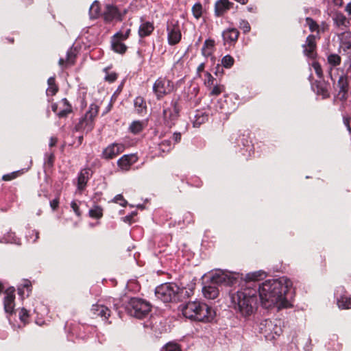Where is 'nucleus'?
<instances>
[{"label": "nucleus", "mask_w": 351, "mask_h": 351, "mask_svg": "<svg viewBox=\"0 0 351 351\" xmlns=\"http://www.w3.org/2000/svg\"><path fill=\"white\" fill-rule=\"evenodd\" d=\"M32 234L34 235V238L32 239V242H36L39 238V232L37 230H32Z\"/></svg>", "instance_id": "61"}, {"label": "nucleus", "mask_w": 351, "mask_h": 351, "mask_svg": "<svg viewBox=\"0 0 351 351\" xmlns=\"http://www.w3.org/2000/svg\"><path fill=\"white\" fill-rule=\"evenodd\" d=\"M134 104L135 110L138 114L143 115L146 113V111H147L146 103L143 97H137L134 99Z\"/></svg>", "instance_id": "30"}, {"label": "nucleus", "mask_w": 351, "mask_h": 351, "mask_svg": "<svg viewBox=\"0 0 351 351\" xmlns=\"http://www.w3.org/2000/svg\"><path fill=\"white\" fill-rule=\"evenodd\" d=\"M223 87L222 86L215 85L212 88L210 95H218L223 91Z\"/></svg>", "instance_id": "53"}, {"label": "nucleus", "mask_w": 351, "mask_h": 351, "mask_svg": "<svg viewBox=\"0 0 351 351\" xmlns=\"http://www.w3.org/2000/svg\"><path fill=\"white\" fill-rule=\"evenodd\" d=\"M90 177V169H84L78 174L77 190L82 193L86 188Z\"/></svg>", "instance_id": "22"}, {"label": "nucleus", "mask_w": 351, "mask_h": 351, "mask_svg": "<svg viewBox=\"0 0 351 351\" xmlns=\"http://www.w3.org/2000/svg\"><path fill=\"white\" fill-rule=\"evenodd\" d=\"M125 147L121 143H112L108 145L102 152L105 159H112L124 151Z\"/></svg>", "instance_id": "18"}, {"label": "nucleus", "mask_w": 351, "mask_h": 351, "mask_svg": "<svg viewBox=\"0 0 351 351\" xmlns=\"http://www.w3.org/2000/svg\"><path fill=\"white\" fill-rule=\"evenodd\" d=\"M231 140H234V143L236 144V146L241 149V151L245 149V152L247 153V156H250L251 155L253 147L251 144V141L249 140L247 135L239 133L233 134L231 136Z\"/></svg>", "instance_id": "12"}, {"label": "nucleus", "mask_w": 351, "mask_h": 351, "mask_svg": "<svg viewBox=\"0 0 351 351\" xmlns=\"http://www.w3.org/2000/svg\"><path fill=\"white\" fill-rule=\"evenodd\" d=\"M206 76H207V80L206 82V84L208 86L213 85V81H214L213 77L208 73H206Z\"/></svg>", "instance_id": "58"}, {"label": "nucleus", "mask_w": 351, "mask_h": 351, "mask_svg": "<svg viewBox=\"0 0 351 351\" xmlns=\"http://www.w3.org/2000/svg\"><path fill=\"white\" fill-rule=\"evenodd\" d=\"M346 11L348 13L349 15H351V1L347 4L346 7Z\"/></svg>", "instance_id": "64"}, {"label": "nucleus", "mask_w": 351, "mask_h": 351, "mask_svg": "<svg viewBox=\"0 0 351 351\" xmlns=\"http://www.w3.org/2000/svg\"><path fill=\"white\" fill-rule=\"evenodd\" d=\"M192 12L195 18L199 19L202 13V6L201 3H195L192 8Z\"/></svg>", "instance_id": "47"}, {"label": "nucleus", "mask_w": 351, "mask_h": 351, "mask_svg": "<svg viewBox=\"0 0 351 351\" xmlns=\"http://www.w3.org/2000/svg\"><path fill=\"white\" fill-rule=\"evenodd\" d=\"M71 207L72 208L73 210L74 211V213H75V215L77 216H80L81 215V212L80 210L79 206H78V204H77V202L75 201H72L71 202Z\"/></svg>", "instance_id": "54"}, {"label": "nucleus", "mask_w": 351, "mask_h": 351, "mask_svg": "<svg viewBox=\"0 0 351 351\" xmlns=\"http://www.w3.org/2000/svg\"><path fill=\"white\" fill-rule=\"evenodd\" d=\"M89 15L90 19H97L100 15V8L97 1H95L90 7Z\"/></svg>", "instance_id": "37"}, {"label": "nucleus", "mask_w": 351, "mask_h": 351, "mask_svg": "<svg viewBox=\"0 0 351 351\" xmlns=\"http://www.w3.org/2000/svg\"><path fill=\"white\" fill-rule=\"evenodd\" d=\"M232 3L228 0H218L215 5V14L217 16H222L225 12L230 9Z\"/></svg>", "instance_id": "23"}, {"label": "nucleus", "mask_w": 351, "mask_h": 351, "mask_svg": "<svg viewBox=\"0 0 351 351\" xmlns=\"http://www.w3.org/2000/svg\"><path fill=\"white\" fill-rule=\"evenodd\" d=\"M341 47L344 51H351V32H344L339 35Z\"/></svg>", "instance_id": "28"}, {"label": "nucleus", "mask_w": 351, "mask_h": 351, "mask_svg": "<svg viewBox=\"0 0 351 351\" xmlns=\"http://www.w3.org/2000/svg\"><path fill=\"white\" fill-rule=\"evenodd\" d=\"M143 123L141 121H136L132 122V123L130 126V130L131 132L134 134H138L143 130Z\"/></svg>", "instance_id": "41"}, {"label": "nucleus", "mask_w": 351, "mask_h": 351, "mask_svg": "<svg viewBox=\"0 0 351 351\" xmlns=\"http://www.w3.org/2000/svg\"><path fill=\"white\" fill-rule=\"evenodd\" d=\"M112 49L119 53H123L126 51V46L121 42L120 39L114 38V40L112 43Z\"/></svg>", "instance_id": "35"}, {"label": "nucleus", "mask_w": 351, "mask_h": 351, "mask_svg": "<svg viewBox=\"0 0 351 351\" xmlns=\"http://www.w3.org/2000/svg\"><path fill=\"white\" fill-rule=\"evenodd\" d=\"M59 205V200L58 198H56L51 201H50V206L53 210H55Z\"/></svg>", "instance_id": "57"}, {"label": "nucleus", "mask_w": 351, "mask_h": 351, "mask_svg": "<svg viewBox=\"0 0 351 351\" xmlns=\"http://www.w3.org/2000/svg\"><path fill=\"white\" fill-rule=\"evenodd\" d=\"M91 311L95 315L99 316L104 320L107 319L110 315V311L108 308L99 304H93Z\"/></svg>", "instance_id": "24"}, {"label": "nucleus", "mask_w": 351, "mask_h": 351, "mask_svg": "<svg viewBox=\"0 0 351 351\" xmlns=\"http://www.w3.org/2000/svg\"><path fill=\"white\" fill-rule=\"evenodd\" d=\"M292 282L287 277L269 279L258 286V295L262 306L269 308L276 306L278 308H287L290 302L287 293Z\"/></svg>", "instance_id": "1"}, {"label": "nucleus", "mask_w": 351, "mask_h": 351, "mask_svg": "<svg viewBox=\"0 0 351 351\" xmlns=\"http://www.w3.org/2000/svg\"><path fill=\"white\" fill-rule=\"evenodd\" d=\"M234 62V58L230 55L225 56L221 60L223 66L228 69L230 68L233 65Z\"/></svg>", "instance_id": "46"}, {"label": "nucleus", "mask_w": 351, "mask_h": 351, "mask_svg": "<svg viewBox=\"0 0 351 351\" xmlns=\"http://www.w3.org/2000/svg\"><path fill=\"white\" fill-rule=\"evenodd\" d=\"M312 67L315 70L317 75L319 77H322V67H321L320 64L317 62L313 61L312 62Z\"/></svg>", "instance_id": "51"}, {"label": "nucleus", "mask_w": 351, "mask_h": 351, "mask_svg": "<svg viewBox=\"0 0 351 351\" xmlns=\"http://www.w3.org/2000/svg\"><path fill=\"white\" fill-rule=\"evenodd\" d=\"M29 316V311L26 308H21L20 309L19 317L21 322L23 324V326H25L28 322Z\"/></svg>", "instance_id": "42"}, {"label": "nucleus", "mask_w": 351, "mask_h": 351, "mask_svg": "<svg viewBox=\"0 0 351 351\" xmlns=\"http://www.w3.org/2000/svg\"><path fill=\"white\" fill-rule=\"evenodd\" d=\"M114 202L119 204L123 206H124L127 204V202L123 199L121 195H116L114 198Z\"/></svg>", "instance_id": "55"}, {"label": "nucleus", "mask_w": 351, "mask_h": 351, "mask_svg": "<svg viewBox=\"0 0 351 351\" xmlns=\"http://www.w3.org/2000/svg\"><path fill=\"white\" fill-rule=\"evenodd\" d=\"M228 100V97H225L223 99H220L219 100H218L216 105V110L224 113H229L231 110H234L235 105L233 104L232 107H230Z\"/></svg>", "instance_id": "27"}, {"label": "nucleus", "mask_w": 351, "mask_h": 351, "mask_svg": "<svg viewBox=\"0 0 351 351\" xmlns=\"http://www.w3.org/2000/svg\"><path fill=\"white\" fill-rule=\"evenodd\" d=\"M182 312L185 317L202 322H210L215 316V312L210 306L199 301L189 302L183 305Z\"/></svg>", "instance_id": "4"}, {"label": "nucleus", "mask_w": 351, "mask_h": 351, "mask_svg": "<svg viewBox=\"0 0 351 351\" xmlns=\"http://www.w3.org/2000/svg\"><path fill=\"white\" fill-rule=\"evenodd\" d=\"M0 243H10L16 245L21 244L20 239L17 238L13 232H8L6 235L0 238Z\"/></svg>", "instance_id": "34"}, {"label": "nucleus", "mask_w": 351, "mask_h": 351, "mask_svg": "<svg viewBox=\"0 0 351 351\" xmlns=\"http://www.w3.org/2000/svg\"><path fill=\"white\" fill-rule=\"evenodd\" d=\"M315 91L317 95H321L322 99L328 98L330 96L327 86L324 83L319 82L315 86Z\"/></svg>", "instance_id": "32"}, {"label": "nucleus", "mask_w": 351, "mask_h": 351, "mask_svg": "<svg viewBox=\"0 0 351 351\" xmlns=\"http://www.w3.org/2000/svg\"><path fill=\"white\" fill-rule=\"evenodd\" d=\"M127 313L138 319L145 317L151 311V305L143 299L132 298L125 306Z\"/></svg>", "instance_id": "6"}, {"label": "nucleus", "mask_w": 351, "mask_h": 351, "mask_svg": "<svg viewBox=\"0 0 351 351\" xmlns=\"http://www.w3.org/2000/svg\"><path fill=\"white\" fill-rule=\"evenodd\" d=\"M239 28L243 31L244 34L250 32L251 27L247 21L241 19L239 22Z\"/></svg>", "instance_id": "50"}, {"label": "nucleus", "mask_w": 351, "mask_h": 351, "mask_svg": "<svg viewBox=\"0 0 351 351\" xmlns=\"http://www.w3.org/2000/svg\"><path fill=\"white\" fill-rule=\"evenodd\" d=\"M27 296L29 295V293L31 291V282L29 280H24L20 287L18 288V293L21 295H23L25 293Z\"/></svg>", "instance_id": "39"}, {"label": "nucleus", "mask_w": 351, "mask_h": 351, "mask_svg": "<svg viewBox=\"0 0 351 351\" xmlns=\"http://www.w3.org/2000/svg\"><path fill=\"white\" fill-rule=\"evenodd\" d=\"M130 34V28H123L119 32H117L114 36V37L116 38L120 39L121 40H123L128 38Z\"/></svg>", "instance_id": "43"}, {"label": "nucleus", "mask_w": 351, "mask_h": 351, "mask_svg": "<svg viewBox=\"0 0 351 351\" xmlns=\"http://www.w3.org/2000/svg\"><path fill=\"white\" fill-rule=\"evenodd\" d=\"M334 20L338 26H340V25L346 26V24L347 23H348L346 16L344 15H343L342 14H337L335 15Z\"/></svg>", "instance_id": "48"}, {"label": "nucleus", "mask_w": 351, "mask_h": 351, "mask_svg": "<svg viewBox=\"0 0 351 351\" xmlns=\"http://www.w3.org/2000/svg\"><path fill=\"white\" fill-rule=\"evenodd\" d=\"M214 45L215 41L213 40H206L202 49V54L206 57L210 56L213 53Z\"/></svg>", "instance_id": "33"}, {"label": "nucleus", "mask_w": 351, "mask_h": 351, "mask_svg": "<svg viewBox=\"0 0 351 351\" xmlns=\"http://www.w3.org/2000/svg\"><path fill=\"white\" fill-rule=\"evenodd\" d=\"M167 40L170 45L178 44L182 38L181 28L178 21L171 20L167 24Z\"/></svg>", "instance_id": "11"}, {"label": "nucleus", "mask_w": 351, "mask_h": 351, "mask_svg": "<svg viewBox=\"0 0 351 351\" xmlns=\"http://www.w3.org/2000/svg\"><path fill=\"white\" fill-rule=\"evenodd\" d=\"M192 290L180 288L175 283H165L156 288V297L163 302L181 301L189 298Z\"/></svg>", "instance_id": "5"}, {"label": "nucleus", "mask_w": 351, "mask_h": 351, "mask_svg": "<svg viewBox=\"0 0 351 351\" xmlns=\"http://www.w3.org/2000/svg\"><path fill=\"white\" fill-rule=\"evenodd\" d=\"M315 39V36L309 35L306 38L305 44L302 45L304 55L312 60H314L317 56Z\"/></svg>", "instance_id": "16"}, {"label": "nucleus", "mask_w": 351, "mask_h": 351, "mask_svg": "<svg viewBox=\"0 0 351 351\" xmlns=\"http://www.w3.org/2000/svg\"><path fill=\"white\" fill-rule=\"evenodd\" d=\"M89 215L90 217L99 219L103 216V209L101 207L95 205L89 210Z\"/></svg>", "instance_id": "40"}, {"label": "nucleus", "mask_w": 351, "mask_h": 351, "mask_svg": "<svg viewBox=\"0 0 351 351\" xmlns=\"http://www.w3.org/2000/svg\"><path fill=\"white\" fill-rule=\"evenodd\" d=\"M173 90V83L166 77H159L153 85V92L157 99H161Z\"/></svg>", "instance_id": "9"}, {"label": "nucleus", "mask_w": 351, "mask_h": 351, "mask_svg": "<svg viewBox=\"0 0 351 351\" xmlns=\"http://www.w3.org/2000/svg\"><path fill=\"white\" fill-rule=\"evenodd\" d=\"M56 142H57L56 138L51 137L50 138V141H49V146L50 147L54 146L56 145Z\"/></svg>", "instance_id": "63"}, {"label": "nucleus", "mask_w": 351, "mask_h": 351, "mask_svg": "<svg viewBox=\"0 0 351 351\" xmlns=\"http://www.w3.org/2000/svg\"><path fill=\"white\" fill-rule=\"evenodd\" d=\"M20 173H21L20 171H14L11 173L3 175L2 178L5 181H10V180H13L15 178H16L18 174H19Z\"/></svg>", "instance_id": "52"}, {"label": "nucleus", "mask_w": 351, "mask_h": 351, "mask_svg": "<svg viewBox=\"0 0 351 351\" xmlns=\"http://www.w3.org/2000/svg\"><path fill=\"white\" fill-rule=\"evenodd\" d=\"M103 16L106 22L121 20V14L118 9L112 5H106Z\"/></svg>", "instance_id": "21"}, {"label": "nucleus", "mask_w": 351, "mask_h": 351, "mask_svg": "<svg viewBox=\"0 0 351 351\" xmlns=\"http://www.w3.org/2000/svg\"><path fill=\"white\" fill-rule=\"evenodd\" d=\"M117 75L115 73H108L105 76V80L109 82H113L116 80Z\"/></svg>", "instance_id": "56"}, {"label": "nucleus", "mask_w": 351, "mask_h": 351, "mask_svg": "<svg viewBox=\"0 0 351 351\" xmlns=\"http://www.w3.org/2000/svg\"><path fill=\"white\" fill-rule=\"evenodd\" d=\"M240 274L242 275L241 274ZM266 276H267L266 272L263 270H258V271L248 273L245 276L244 282L242 285L246 286L247 284H248V285H250L251 287H256L257 289L256 286L254 285V282L263 280ZM242 279H243V275H242V278L239 279V281Z\"/></svg>", "instance_id": "17"}, {"label": "nucleus", "mask_w": 351, "mask_h": 351, "mask_svg": "<svg viewBox=\"0 0 351 351\" xmlns=\"http://www.w3.org/2000/svg\"><path fill=\"white\" fill-rule=\"evenodd\" d=\"M154 29V24L149 21L141 20V24L139 26L138 34L141 38L149 36Z\"/></svg>", "instance_id": "25"}, {"label": "nucleus", "mask_w": 351, "mask_h": 351, "mask_svg": "<svg viewBox=\"0 0 351 351\" xmlns=\"http://www.w3.org/2000/svg\"><path fill=\"white\" fill-rule=\"evenodd\" d=\"M173 139L175 143H178L181 139V134L180 132L173 133Z\"/></svg>", "instance_id": "60"}, {"label": "nucleus", "mask_w": 351, "mask_h": 351, "mask_svg": "<svg viewBox=\"0 0 351 351\" xmlns=\"http://www.w3.org/2000/svg\"><path fill=\"white\" fill-rule=\"evenodd\" d=\"M14 299L15 295L14 293V291H7L5 293V296L3 298V306L4 311L7 314V317L10 324L12 326L14 330L16 329V326L15 324H12L10 318V315H11L14 312Z\"/></svg>", "instance_id": "13"}, {"label": "nucleus", "mask_w": 351, "mask_h": 351, "mask_svg": "<svg viewBox=\"0 0 351 351\" xmlns=\"http://www.w3.org/2000/svg\"><path fill=\"white\" fill-rule=\"evenodd\" d=\"M280 324V320H262L258 324V331L265 336L266 339H274L276 337H279L282 332Z\"/></svg>", "instance_id": "7"}, {"label": "nucleus", "mask_w": 351, "mask_h": 351, "mask_svg": "<svg viewBox=\"0 0 351 351\" xmlns=\"http://www.w3.org/2000/svg\"><path fill=\"white\" fill-rule=\"evenodd\" d=\"M210 282L202 288V293L204 298L208 300H214L219 295V291L217 285H234L242 278L239 273L231 272L229 271L216 270L210 275Z\"/></svg>", "instance_id": "3"}, {"label": "nucleus", "mask_w": 351, "mask_h": 351, "mask_svg": "<svg viewBox=\"0 0 351 351\" xmlns=\"http://www.w3.org/2000/svg\"><path fill=\"white\" fill-rule=\"evenodd\" d=\"M328 62L332 66L339 65L341 57L337 54H330L328 56Z\"/></svg>", "instance_id": "44"}, {"label": "nucleus", "mask_w": 351, "mask_h": 351, "mask_svg": "<svg viewBox=\"0 0 351 351\" xmlns=\"http://www.w3.org/2000/svg\"><path fill=\"white\" fill-rule=\"evenodd\" d=\"M230 298L235 309L244 317L251 315L257 308V289L250 285H241L240 289L230 295Z\"/></svg>", "instance_id": "2"}, {"label": "nucleus", "mask_w": 351, "mask_h": 351, "mask_svg": "<svg viewBox=\"0 0 351 351\" xmlns=\"http://www.w3.org/2000/svg\"><path fill=\"white\" fill-rule=\"evenodd\" d=\"M192 218H193L192 214L191 213L188 212L184 214V221L189 223L192 221Z\"/></svg>", "instance_id": "59"}, {"label": "nucleus", "mask_w": 351, "mask_h": 351, "mask_svg": "<svg viewBox=\"0 0 351 351\" xmlns=\"http://www.w3.org/2000/svg\"><path fill=\"white\" fill-rule=\"evenodd\" d=\"M306 24L311 32H319V25L310 17L306 18Z\"/></svg>", "instance_id": "45"}, {"label": "nucleus", "mask_w": 351, "mask_h": 351, "mask_svg": "<svg viewBox=\"0 0 351 351\" xmlns=\"http://www.w3.org/2000/svg\"><path fill=\"white\" fill-rule=\"evenodd\" d=\"M239 32L234 27L228 28L222 33L223 40L228 43L236 42L238 39Z\"/></svg>", "instance_id": "26"}, {"label": "nucleus", "mask_w": 351, "mask_h": 351, "mask_svg": "<svg viewBox=\"0 0 351 351\" xmlns=\"http://www.w3.org/2000/svg\"><path fill=\"white\" fill-rule=\"evenodd\" d=\"M99 106L96 104H92L89 106L88 111L84 117L80 121L77 129L82 130L86 133L91 131L94 127L93 120L98 114Z\"/></svg>", "instance_id": "8"}, {"label": "nucleus", "mask_w": 351, "mask_h": 351, "mask_svg": "<svg viewBox=\"0 0 351 351\" xmlns=\"http://www.w3.org/2000/svg\"><path fill=\"white\" fill-rule=\"evenodd\" d=\"M208 119V115L202 111H197L193 121L194 127H199Z\"/></svg>", "instance_id": "31"}, {"label": "nucleus", "mask_w": 351, "mask_h": 351, "mask_svg": "<svg viewBox=\"0 0 351 351\" xmlns=\"http://www.w3.org/2000/svg\"><path fill=\"white\" fill-rule=\"evenodd\" d=\"M178 113L176 103L172 102L169 107H164L162 118L159 120L160 123L168 128H171L175 125L178 117Z\"/></svg>", "instance_id": "10"}, {"label": "nucleus", "mask_w": 351, "mask_h": 351, "mask_svg": "<svg viewBox=\"0 0 351 351\" xmlns=\"http://www.w3.org/2000/svg\"><path fill=\"white\" fill-rule=\"evenodd\" d=\"M75 53L74 51L71 49L69 50L66 53V58L64 60V58H60L59 60V65L60 66H68L73 65L75 62Z\"/></svg>", "instance_id": "29"}, {"label": "nucleus", "mask_w": 351, "mask_h": 351, "mask_svg": "<svg viewBox=\"0 0 351 351\" xmlns=\"http://www.w3.org/2000/svg\"><path fill=\"white\" fill-rule=\"evenodd\" d=\"M51 109L60 118L66 117L71 112V106L65 98L57 104H53Z\"/></svg>", "instance_id": "14"}, {"label": "nucleus", "mask_w": 351, "mask_h": 351, "mask_svg": "<svg viewBox=\"0 0 351 351\" xmlns=\"http://www.w3.org/2000/svg\"><path fill=\"white\" fill-rule=\"evenodd\" d=\"M132 215H127L124 217L123 221L126 223H131L132 222Z\"/></svg>", "instance_id": "62"}, {"label": "nucleus", "mask_w": 351, "mask_h": 351, "mask_svg": "<svg viewBox=\"0 0 351 351\" xmlns=\"http://www.w3.org/2000/svg\"><path fill=\"white\" fill-rule=\"evenodd\" d=\"M173 148V144L169 139H165L158 143V149L162 153H167Z\"/></svg>", "instance_id": "38"}, {"label": "nucleus", "mask_w": 351, "mask_h": 351, "mask_svg": "<svg viewBox=\"0 0 351 351\" xmlns=\"http://www.w3.org/2000/svg\"><path fill=\"white\" fill-rule=\"evenodd\" d=\"M337 87L339 88L338 97L341 101H345L347 99L348 92V77L345 75L339 77L337 82Z\"/></svg>", "instance_id": "19"}, {"label": "nucleus", "mask_w": 351, "mask_h": 351, "mask_svg": "<svg viewBox=\"0 0 351 351\" xmlns=\"http://www.w3.org/2000/svg\"><path fill=\"white\" fill-rule=\"evenodd\" d=\"M48 88L46 90L47 95H54L58 90V88L55 83V78L50 77L47 80Z\"/></svg>", "instance_id": "36"}, {"label": "nucleus", "mask_w": 351, "mask_h": 351, "mask_svg": "<svg viewBox=\"0 0 351 351\" xmlns=\"http://www.w3.org/2000/svg\"><path fill=\"white\" fill-rule=\"evenodd\" d=\"M337 305L341 308H351V298L348 297L342 287H337L335 292Z\"/></svg>", "instance_id": "15"}, {"label": "nucleus", "mask_w": 351, "mask_h": 351, "mask_svg": "<svg viewBox=\"0 0 351 351\" xmlns=\"http://www.w3.org/2000/svg\"><path fill=\"white\" fill-rule=\"evenodd\" d=\"M161 351H181V350L177 343H168L162 348Z\"/></svg>", "instance_id": "49"}, {"label": "nucleus", "mask_w": 351, "mask_h": 351, "mask_svg": "<svg viewBox=\"0 0 351 351\" xmlns=\"http://www.w3.org/2000/svg\"><path fill=\"white\" fill-rule=\"evenodd\" d=\"M136 161L137 157L134 154H125L118 160L117 165L121 170L128 171Z\"/></svg>", "instance_id": "20"}]
</instances>
